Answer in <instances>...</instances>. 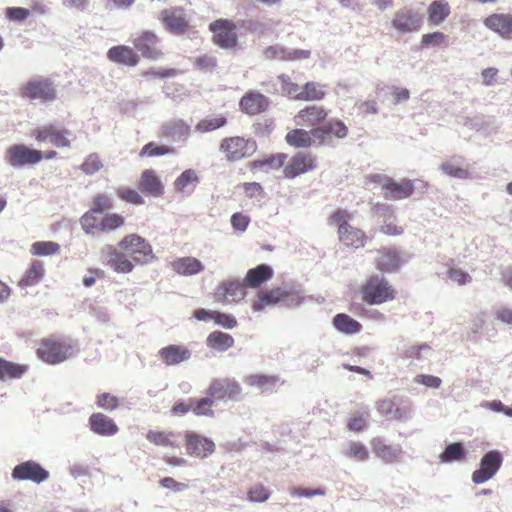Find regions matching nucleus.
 Masks as SVG:
<instances>
[{
  "label": "nucleus",
  "mask_w": 512,
  "mask_h": 512,
  "mask_svg": "<svg viewBox=\"0 0 512 512\" xmlns=\"http://www.w3.org/2000/svg\"><path fill=\"white\" fill-rule=\"evenodd\" d=\"M288 297V292L281 288H273L268 291H261L258 299L253 303L254 311H261L265 306L276 304Z\"/></svg>",
  "instance_id": "nucleus-41"
},
{
  "label": "nucleus",
  "mask_w": 512,
  "mask_h": 512,
  "mask_svg": "<svg viewBox=\"0 0 512 512\" xmlns=\"http://www.w3.org/2000/svg\"><path fill=\"white\" fill-rule=\"evenodd\" d=\"M219 150L229 162H236L252 156L257 150L256 141L241 136L225 137Z\"/></svg>",
  "instance_id": "nucleus-4"
},
{
  "label": "nucleus",
  "mask_w": 512,
  "mask_h": 512,
  "mask_svg": "<svg viewBox=\"0 0 512 512\" xmlns=\"http://www.w3.org/2000/svg\"><path fill=\"white\" fill-rule=\"evenodd\" d=\"M465 457V450L461 443L449 444L440 455V461L448 463L452 461H459Z\"/></svg>",
  "instance_id": "nucleus-55"
},
{
  "label": "nucleus",
  "mask_w": 512,
  "mask_h": 512,
  "mask_svg": "<svg viewBox=\"0 0 512 512\" xmlns=\"http://www.w3.org/2000/svg\"><path fill=\"white\" fill-rule=\"evenodd\" d=\"M177 71L173 68L148 69L143 71L142 75L147 79L169 78L176 76Z\"/></svg>",
  "instance_id": "nucleus-62"
},
{
  "label": "nucleus",
  "mask_w": 512,
  "mask_h": 512,
  "mask_svg": "<svg viewBox=\"0 0 512 512\" xmlns=\"http://www.w3.org/2000/svg\"><path fill=\"white\" fill-rule=\"evenodd\" d=\"M328 118V111L317 105H309L294 115V123L300 127L319 128Z\"/></svg>",
  "instance_id": "nucleus-18"
},
{
  "label": "nucleus",
  "mask_w": 512,
  "mask_h": 512,
  "mask_svg": "<svg viewBox=\"0 0 512 512\" xmlns=\"http://www.w3.org/2000/svg\"><path fill=\"white\" fill-rule=\"evenodd\" d=\"M171 269L182 276H192L204 270V265L195 257L186 256L173 260L170 263Z\"/></svg>",
  "instance_id": "nucleus-34"
},
{
  "label": "nucleus",
  "mask_w": 512,
  "mask_h": 512,
  "mask_svg": "<svg viewBox=\"0 0 512 512\" xmlns=\"http://www.w3.org/2000/svg\"><path fill=\"white\" fill-rule=\"evenodd\" d=\"M380 232L388 236H400L404 232V228L398 225L394 220H386L379 228Z\"/></svg>",
  "instance_id": "nucleus-64"
},
{
  "label": "nucleus",
  "mask_w": 512,
  "mask_h": 512,
  "mask_svg": "<svg viewBox=\"0 0 512 512\" xmlns=\"http://www.w3.org/2000/svg\"><path fill=\"white\" fill-rule=\"evenodd\" d=\"M285 142L295 149H307L317 143L315 130H306L303 127L290 129L285 135Z\"/></svg>",
  "instance_id": "nucleus-27"
},
{
  "label": "nucleus",
  "mask_w": 512,
  "mask_h": 512,
  "mask_svg": "<svg viewBox=\"0 0 512 512\" xmlns=\"http://www.w3.org/2000/svg\"><path fill=\"white\" fill-rule=\"evenodd\" d=\"M96 405L104 410L112 411L119 407L120 401L117 396L109 392H102L96 396Z\"/></svg>",
  "instance_id": "nucleus-59"
},
{
  "label": "nucleus",
  "mask_w": 512,
  "mask_h": 512,
  "mask_svg": "<svg viewBox=\"0 0 512 512\" xmlns=\"http://www.w3.org/2000/svg\"><path fill=\"white\" fill-rule=\"evenodd\" d=\"M209 30L213 33L212 41L223 49H233L237 46L238 38L236 24L227 19H218L210 23Z\"/></svg>",
  "instance_id": "nucleus-9"
},
{
  "label": "nucleus",
  "mask_w": 512,
  "mask_h": 512,
  "mask_svg": "<svg viewBox=\"0 0 512 512\" xmlns=\"http://www.w3.org/2000/svg\"><path fill=\"white\" fill-rule=\"evenodd\" d=\"M37 355L48 364H58L69 358L71 346L56 337L44 338L39 343Z\"/></svg>",
  "instance_id": "nucleus-7"
},
{
  "label": "nucleus",
  "mask_w": 512,
  "mask_h": 512,
  "mask_svg": "<svg viewBox=\"0 0 512 512\" xmlns=\"http://www.w3.org/2000/svg\"><path fill=\"white\" fill-rule=\"evenodd\" d=\"M270 106L268 97L258 91L246 92L239 101L240 111L249 116L264 113Z\"/></svg>",
  "instance_id": "nucleus-21"
},
{
  "label": "nucleus",
  "mask_w": 512,
  "mask_h": 512,
  "mask_svg": "<svg viewBox=\"0 0 512 512\" xmlns=\"http://www.w3.org/2000/svg\"><path fill=\"white\" fill-rule=\"evenodd\" d=\"M178 433L171 430H162V429H148L145 438L146 440L158 448H170L177 449L179 448V444L177 442Z\"/></svg>",
  "instance_id": "nucleus-29"
},
{
  "label": "nucleus",
  "mask_w": 512,
  "mask_h": 512,
  "mask_svg": "<svg viewBox=\"0 0 512 512\" xmlns=\"http://www.w3.org/2000/svg\"><path fill=\"white\" fill-rule=\"evenodd\" d=\"M270 497V491L262 484L254 485L247 492V499L250 502H265Z\"/></svg>",
  "instance_id": "nucleus-60"
},
{
  "label": "nucleus",
  "mask_w": 512,
  "mask_h": 512,
  "mask_svg": "<svg viewBox=\"0 0 512 512\" xmlns=\"http://www.w3.org/2000/svg\"><path fill=\"white\" fill-rule=\"evenodd\" d=\"M29 370L26 364H19L0 357V381L20 379Z\"/></svg>",
  "instance_id": "nucleus-39"
},
{
  "label": "nucleus",
  "mask_w": 512,
  "mask_h": 512,
  "mask_svg": "<svg viewBox=\"0 0 512 512\" xmlns=\"http://www.w3.org/2000/svg\"><path fill=\"white\" fill-rule=\"evenodd\" d=\"M326 95L323 86L316 82H307L300 94L296 96V100L301 101H320Z\"/></svg>",
  "instance_id": "nucleus-47"
},
{
  "label": "nucleus",
  "mask_w": 512,
  "mask_h": 512,
  "mask_svg": "<svg viewBox=\"0 0 512 512\" xmlns=\"http://www.w3.org/2000/svg\"><path fill=\"white\" fill-rule=\"evenodd\" d=\"M370 445L374 455L386 464L397 463L402 459L401 446L387 444L382 437H373Z\"/></svg>",
  "instance_id": "nucleus-23"
},
{
  "label": "nucleus",
  "mask_w": 512,
  "mask_h": 512,
  "mask_svg": "<svg viewBox=\"0 0 512 512\" xmlns=\"http://www.w3.org/2000/svg\"><path fill=\"white\" fill-rule=\"evenodd\" d=\"M159 37L150 30L142 31L133 40L132 43L141 55L150 60H158L163 57L164 53L158 47Z\"/></svg>",
  "instance_id": "nucleus-16"
},
{
  "label": "nucleus",
  "mask_w": 512,
  "mask_h": 512,
  "mask_svg": "<svg viewBox=\"0 0 512 512\" xmlns=\"http://www.w3.org/2000/svg\"><path fill=\"white\" fill-rule=\"evenodd\" d=\"M352 219V214L346 209H337L329 216V224L337 226V233L339 241L348 248L359 249L363 248L368 242L366 233L358 228L349 224Z\"/></svg>",
  "instance_id": "nucleus-1"
},
{
  "label": "nucleus",
  "mask_w": 512,
  "mask_h": 512,
  "mask_svg": "<svg viewBox=\"0 0 512 512\" xmlns=\"http://www.w3.org/2000/svg\"><path fill=\"white\" fill-rule=\"evenodd\" d=\"M447 276L451 281L457 283L458 285H465L472 280L471 276L467 272L456 268L449 269Z\"/></svg>",
  "instance_id": "nucleus-63"
},
{
  "label": "nucleus",
  "mask_w": 512,
  "mask_h": 512,
  "mask_svg": "<svg viewBox=\"0 0 512 512\" xmlns=\"http://www.w3.org/2000/svg\"><path fill=\"white\" fill-rule=\"evenodd\" d=\"M107 58L111 62L129 67L136 66L140 61V57L134 49L126 45L111 47L107 51Z\"/></svg>",
  "instance_id": "nucleus-32"
},
{
  "label": "nucleus",
  "mask_w": 512,
  "mask_h": 512,
  "mask_svg": "<svg viewBox=\"0 0 512 512\" xmlns=\"http://www.w3.org/2000/svg\"><path fill=\"white\" fill-rule=\"evenodd\" d=\"M91 431L101 436H112L118 432V426L103 413H93L89 417Z\"/></svg>",
  "instance_id": "nucleus-35"
},
{
  "label": "nucleus",
  "mask_w": 512,
  "mask_h": 512,
  "mask_svg": "<svg viewBox=\"0 0 512 512\" xmlns=\"http://www.w3.org/2000/svg\"><path fill=\"white\" fill-rule=\"evenodd\" d=\"M20 96L29 100L52 102L56 99L57 93L49 78L39 77L27 81L20 89Z\"/></svg>",
  "instance_id": "nucleus-8"
},
{
  "label": "nucleus",
  "mask_w": 512,
  "mask_h": 512,
  "mask_svg": "<svg viewBox=\"0 0 512 512\" xmlns=\"http://www.w3.org/2000/svg\"><path fill=\"white\" fill-rule=\"evenodd\" d=\"M318 166L317 157L310 151L301 150L294 153L282 170L286 179H294L314 171Z\"/></svg>",
  "instance_id": "nucleus-6"
},
{
  "label": "nucleus",
  "mask_w": 512,
  "mask_h": 512,
  "mask_svg": "<svg viewBox=\"0 0 512 512\" xmlns=\"http://www.w3.org/2000/svg\"><path fill=\"white\" fill-rule=\"evenodd\" d=\"M273 277V269L266 264H260L247 271L244 277V285L249 288H258Z\"/></svg>",
  "instance_id": "nucleus-37"
},
{
  "label": "nucleus",
  "mask_w": 512,
  "mask_h": 512,
  "mask_svg": "<svg viewBox=\"0 0 512 512\" xmlns=\"http://www.w3.org/2000/svg\"><path fill=\"white\" fill-rule=\"evenodd\" d=\"M242 388L234 378H215L207 389V394L211 398L220 401L232 400L236 401L240 398Z\"/></svg>",
  "instance_id": "nucleus-10"
},
{
  "label": "nucleus",
  "mask_w": 512,
  "mask_h": 512,
  "mask_svg": "<svg viewBox=\"0 0 512 512\" xmlns=\"http://www.w3.org/2000/svg\"><path fill=\"white\" fill-rule=\"evenodd\" d=\"M183 437L186 453L191 457L204 459L215 451V443L195 431H185Z\"/></svg>",
  "instance_id": "nucleus-14"
},
{
  "label": "nucleus",
  "mask_w": 512,
  "mask_h": 512,
  "mask_svg": "<svg viewBox=\"0 0 512 512\" xmlns=\"http://www.w3.org/2000/svg\"><path fill=\"white\" fill-rule=\"evenodd\" d=\"M214 403V400L209 395L200 399H192V411L196 416L213 417Z\"/></svg>",
  "instance_id": "nucleus-49"
},
{
  "label": "nucleus",
  "mask_w": 512,
  "mask_h": 512,
  "mask_svg": "<svg viewBox=\"0 0 512 512\" xmlns=\"http://www.w3.org/2000/svg\"><path fill=\"white\" fill-rule=\"evenodd\" d=\"M377 411L389 419L403 421L408 418L410 409L407 406H399L394 399H382L376 403Z\"/></svg>",
  "instance_id": "nucleus-33"
},
{
  "label": "nucleus",
  "mask_w": 512,
  "mask_h": 512,
  "mask_svg": "<svg viewBox=\"0 0 512 512\" xmlns=\"http://www.w3.org/2000/svg\"><path fill=\"white\" fill-rule=\"evenodd\" d=\"M15 480H29L34 483H41L49 478V472L35 461H25L16 465L12 471Z\"/></svg>",
  "instance_id": "nucleus-19"
},
{
  "label": "nucleus",
  "mask_w": 512,
  "mask_h": 512,
  "mask_svg": "<svg viewBox=\"0 0 512 512\" xmlns=\"http://www.w3.org/2000/svg\"><path fill=\"white\" fill-rule=\"evenodd\" d=\"M60 246L52 241H39L31 245V253L38 256H47L55 254L59 251Z\"/></svg>",
  "instance_id": "nucleus-57"
},
{
  "label": "nucleus",
  "mask_w": 512,
  "mask_h": 512,
  "mask_svg": "<svg viewBox=\"0 0 512 512\" xmlns=\"http://www.w3.org/2000/svg\"><path fill=\"white\" fill-rule=\"evenodd\" d=\"M333 326L341 333L352 335L362 330V325L345 313H338L333 318Z\"/></svg>",
  "instance_id": "nucleus-43"
},
{
  "label": "nucleus",
  "mask_w": 512,
  "mask_h": 512,
  "mask_svg": "<svg viewBox=\"0 0 512 512\" xmlns=\"http://www.w3.org/2000/svg\"><path fill=\"white\" fill-rule=\"evenodd\" d=\"M116 194L122 201L129 204L143 205L145 203V199L140 192L131 187H118L116 189Z\"/></svg>",
  "instance_id": "nucleus-52"
},
{
  "label": "nucleus",
  "mask_w": 512,
  "mask_h": 512,
  "mask_svg": "<svg viewBox=\"0 0 512 512\" xmlns=\"http://www.w3.org/2000/svg\"><path fill=\"white\" fill-rule=\"evenodd\" d=\"M45 273L44 264L40 260H34L19 281L21 288L34 286L39 283Z\"/></svg>",
  "instance_id": "nucleus-42"
},
{
  "label": "nucleus",
  "mask_w": 512,
  "mask_h": 512,
  "mask_svg": "<svg viewBox=\"0 0 512 512\" xmlns=\"http://www.w3.org/2000/svg\"><path fill=\"white\" fill-rule=\"evenodd\" d=\"M199 182L197 173L193 169L183 171L174 181V188L177 192L193 190Z\"/></svg>",
  "instance_id": "nucleus-46"
},
{
  "label": "nucleus",
  "mask_w": 512,
  "mask_h": 512,
  "mask_svg": "<svg viewBox=\"0 0 512 512\" xmlns=\"http://www.w3.org/2000/svg\"><path fill=\"white\" fill-rule=\"evenodd\" d=\"M174 153V148L166 145H158L155 142H149L142 147L139 152L141 158L144 157H158L166 154Z\"/></svg>",
  "instance_id": "nucleus-54"
},
{
  "label": "nucleus",
  "mask_w": 512,
  "mask_h": 512,
  "mask_svg": "<svg viewBox=\"0 0 512 512\" xmlns=\"http://www.w3.org/2000/svg\"><path fill=\"white\" fill-rule=\"evenodd\" d=\"M114 207V203L110 196L104 193H97L92 198V206L80 218V225L89 221H95V218L102 215L105 211H109Z\"/></svg>",
  "instance_id": "nucleus-30"
},
{
  "label": "nucleus",
  "mask_w": 512,
  "mask_h": 512,
  "mask_svg": "<svg viewBox=\"0 0 512 512\" xmlns=\"http://www.w3.org/2000/svg\"><path fill=\"white\" fill-rule=\"evenodd\" d=\"M440 169L443 173L447 174L450 177L458 178V179H468L470 177V173L468 169L460 167L456 163L452 161H445L440 165Z\"/></svg>",
  "instance_id": "nucleus-58"
},
{
  "label": "nucleus",
  "mask_w": 512,
  "mask_h": 512,
  "mask_svg": "<svg viewBox=\"0 0 512 512\" xmlns=\"http://www.w3.org/2000/svg\"><path fill=\"white\" fill-rule=\"evenodd\" d=\"M484 25L499 34L504 39H512V15L509 13H494L484 20Z\"/></svg>",
  "instance_id": "nucleus-28"
},
{
  "label": "nucleus",
  "mask_w": 512,
  "mask_h": 512,
  "mask_svg": "<svg viewBox=\"0 0 512 512\" xmlns=\"http://www.w3.org/2000/svg\"><path fill=\"white\" fill-rule=\"evenodd\" d=\"M246 285L238 279L222 281L216 291L217 300L222 303L238 302L246 296Z\"/></svg>",
  "instance_id": "nucleus-22"
},
{
  "label": "nucleus",
  "mask_w": 512,
  "mask_h": 512,
  "mask_svg": "<svg viewBox=\"0 0 512 512\" xmlns=\"http://www.w3.org/2000/svg\"><path fill=\"white\" fill-rule=\"evenodd\" d=\"M104 167V164L97 153L89 154L80 165V170L85 175H93L99 172Z\"/></svg>",
  "instance_id": "nucleus-56"
},
{
  "label": "nucleus",
  "mask_w": 512,
  "mask_h": 512,
  "mask_svg": "<svg viewBox=\"0 0 512 512\" xmlns=\"http://www.w3.org/2000/svg\"><path fill=\"white\" fill-rule=\"evenodd\" d=\"M427 21L430 25H441L451 14V7L445 0H434L427 7Z\"/></svg>",
  "instance_id": "nucleus-38"
},
{
  "label": "nucleus",
  "mask_w": 512,
  "mask_h": 512,
  "mask_svg": "<svg viewBox=\"0 0 512 512\" xmlns=\"http://www.w3.org/2000/svg\"><path fill=\"white\" fill-rule=\"evenodd\" d=\"M226 124L227 118L223 115H218L215 117H206L196 124L195 130L199 133H208L215 131L219 128H222Z\"/></svg>",
  "instance_id": "nucleus-48"
},
{
  "label": "nucleus",
  "mask_w": 512,
  "mask_h": 512,
  "mask_svg": "<svg viewBox=\"0 0 512 512\" xmlns=\"http://www.w3.org/2000/svg\"><path fill=\"white\" fill-rule=\"evenodd\" d=\"M369 416V413L366 412L365 415L363 414H353L347 422V427L350 431L353 432H361L367 427V417Z\"/></svg>",
  "instance_id": "nucleus-61"
},
{
  "label": "nucleus",
  "mask_w": 512,
  "mask_h": 512,
  "mask_svg": "<svg viewBox=\"0 0 512 512\" xmlns=\"http://www.w3.org/2000/svg\"><path fill=\"white\" fill-rule=\"evenodd\" d=\"M160 134L165 138H187L190 135V126L182 119L171 120L161 126Z\"/></svg>",
  "instance_id": "nucleus-40"
},
{
  "label": "nucleus",
  "mask_w": 512,
  "mask_h": 512,
  "mask_svg": "<svg viewBox=\"0 0 512 512\" xmlns=\"http://www.w3.org/2000/svg\"><path fill=\"white\" fill-rule=\"evenodd\" d=\"M158 357L167 366H175L191 357V351L185 345L171 344L158 351Z\"/></svg>",
  "instance_id": "nucleus-26"
},
{
  "label": "nucleus",
  "mask_w": 512,
  "mask_h": 512,
  "mask_svg": "<svg viewBox=\"0 0 512 512\" xmlns=\"http://www.w3.org/2000/svg\"><path fill=\"white\" fill-rule=\"evenodd\" d=\"M118 247L127 253L134 264L145 265L155 260L151 244L142 236L131 233L124 236Z\"/></svg>",
  "instance_id": "nucleus-3"
},
{
  "label": "nucleus",
  "mask_w": 512,
  "mask_h": 512,
  "mask_svg": "<svg viewBox=\"0 0 512 512\" xmlns=\"http://www.w3.org/2000/svg\"><path fill=\"white\" fill-rule=\"evenodd\" d=\"M125 217L119 213L107 212L95 218L93 222L81 224L86 234L96 235L99 233H109L122 228L125 225Z\"/></svg>",
  "instance_id": "nucleus-11"
},
{
  "label": "nucleus",
  "mask_w": 512,
  "mask_h": 512,
  "mask_svg": "<svg viewBox=\"0 0 512 512\" xmlns=\"http://www.w3.org/2000/svg\"><path fill=\"white\" fill-rule=\"evenodd\" d=\"M382 191L385 199L402 200L413 194L414 184L408 179H403L400 182L388 179L383 184Z\"/></svg>",
  "instance_id": "nucleus-25"
},
{
  "label": "nucleus",
  "mask_w": 512,
  "mask_h": 512,
  "mask_svg": "<svg viewBox=\"0 0 512 512\" xmlns=\"http://www.w3.org/2000/svg\"><path fill=\"white\" fill-rule=\"evenodd\" d=\"M138 187L143 193L155 198L164 195L165 186L154 169H145L141 172Z\"/></svg>",
  "instance_id": "nucleus-24"
},
{
  "label": "nucleus",
  "mask_w": 512,
  "mask_h": 512,
  "mask_svg": "<svg viewBox=\"0 0 512 512\" xmlns=\"http://www.w3.org/2000/svg\"><path fill=\"white\" fill-rule=\"evenodd\" d=\"M107 265L117 273L127 274L132 272L134 263L125 251L119 250L113 246L107 247Z\"/></svg>",
  "instance_id": "nucleus-31"
},
{
  "label": "nucleus",
  "mask_w": 512,
  "mask_h": 512,
  "mask_svg": "<svg viewBox=\"0 0 512 512\" xmlns=\"http://www.w3.org/2000/svg\"><path fill=\"white\" fill-rule=\"evenodd\" d=\"M421 45L423 47H447L449 45V37L441 31H434L423 34L421 37Z\"/></svg>",
  "instance_id": "nucleus-50"
},
{
  "label": "nucleus",
  "mask_w": 512,
  "mask_h": 512,
  "mask_svg": "<svg viewBox=\"0 0 512 512\" xmlns=\"http://www.w3.org/2000/svg\"><path fill=\"white\" fill-rule=\"evenodd\" d=\"M43 159L40 150L31 149L24 144H14L5 152V160L12 167L34 165Z\"/></svg>",
  "instance_id": "nucleus-12"
},
{
  "label": "nucleus",
  "mask_w": 512,
  "mask_h": 512,
  "mask_svg": "<svg viewBox=\"0 0 512 512\" xmlns=\"http://www.w3.org/2000/svg\"><path fill=\"white\" fill-rule=\"evenodd\" d=\"M286 160L287 155L285 153L279 152L254 160L250 162L249 167L251 170L269 172L271 170H279L280 168H284Z\"/></svg>",
  "instance_id": "nucleus-36"
},
{
  "label": "nucleus",
  "mask_w": 512,
  "mask_h": 512,
  "mask_svg": "<svg viewBox=\"0 0 512 512\" xmlns=\"http://www.w3.org/2000/svg\"><path fill=\"white\" fill-rule=\"evenodd\" d=\"M31 136L39 143H50L57 148H69L72 142L70 130L55 123L34 129Z\"/></svg>",
  "instance_id": "nucleus-5"
},
{
  "label": "nucleus",
  "mask_w": 512,
  "mask_h": 512,
  "mask_svg": "<svg viewBox=\"0 0 512 512\" xmlns=\"http://www.w3.org/2000/svg\"><path fill=\"white\" fill-rule=\"evenodd\" d=\"M390 27L402 35L414 33L421 29L422 19L413 10L403 8L394 13L390 21Z\"/></svg>",
  "instance_id": "nucleus-15"
},
{
  "label": "nucleus",
  "mask_w": 512,
  "mask_h": 512,
  "mask_svg": "<svg viewBox=\"0 0 512 512\" xmlns=\"http://www.w3.org/2000/svg\"><path fill=\"white\" fill-rule=\"evenodd\" d=\"M361 299L369 305H378L392 301L396 297V291L389 281L379 275H371L360 288Z\"/></svg>",
  "instance_id": "nucleus-2"
},
{
  "label": "nucleus",
  "mask_w": 512,
  "mask_h": 512,
  "mask_svg": "<svg viewBox=\"0 0 512 512\" xmlns=\"http://www.w3.org/2000/svg\"><path fill=\"white\" fill-rule=\"evenodd\" d=\"M382 254L381 259L377 264V268L381 271H394L400 266V256L397 250L395 249H382L380 250Z\"/></svg>",
  "instance_id": "nucleus-45"
},
{
  "label": "nucleus",
  "mask_w": 512,
  "mask_h": 512,
  "mask_svg": "<svg viewBox=\"0 0 512 512\" xmlns=\"http://www.w3.org/2000/svg\"><path fill=\"white\" fill-rule=\"evenodd\" d=\"M278 377L272 375H264V374H253L249 375L245 379V383L250 386H255L260 389H268L269 387H273L277 384Z\"/></svg>",
  "instance_id": "nucleus-53"
},
{
  "label": "nucleus",
  "mask_w": 512,
  "mask_h": 512,
  "mask_svg": "<svg viewBox=\"0 0 512 512\" xmlns=\"http://www.w3.org/2000/svg\"><path fill=\"white\" fill-rule=\"evenodd\" d=\"M160 21L173 34H183L189 28V20L181 7H170L160 12Z\"/></svg>",
  "instance_id": "nucleus-17"
},
{
  "label": "nucleus",
  "mask_w": 512,
  "mask_h": 512,
  "mask_svg": "<svg viewBox=\"0 0 512 512\" xmlns=\"http://www.w3.org/2000/svg\"><path fill=\"white\" fill-rule=\"evenodd\" d=\"M206 345L213 350L223 352L234 345V339L228 333L213 331L207 336Z\"/></svg>",
  "instance_id": "nucleus-44"
},
{
  "label": "nucleus",
  "mask_w": 512,
  "mask_h": 512,
  "mask_svg": "<svg viewBox=\"0 0 512 512\" xmlns=\"http://www.w3.org/2000/svg\"><path fill=\"white\" fill-rule=\"evenodd\" d=\"M315 130V139L319 146L331 145L334 139L340 140L348 136V126L338 118L326 120L319 128Z\"/></svg>",
  "instance_id": "nucleus-13"
},
{
  "label": "nucleus",
  "mask_w": 512,
  "mask_h": 512,
  "mask_svg": "<svg viewBox=\"0 0 512 512\" xmlns=\"http://www.w3.org/2000/svg\"><path fill=\"white\" fill-rule=\"evenodd\" d=\"M345 455L358 462L367 461L370 457L367 447L359 441H350Z\"/></svg>",
  "instance_id": "nucleus-51"
},
{
  "label": "nucleus",
  "mask_w": 512,
  "mask_h": 512,
  "mask_svg": "<svg viewBox=\"0 0 512 512\" xmlns=\"http://www.w3.org/2000/svg\"><path fill=\"white\" fill-rule=\"evenodd\" d=\"M502 464V457L498 451H489L480 462V468L472 474V480L476 484H481L491 479L499 470Z\"/></svg>",
  "instance_id": "nucleus-20"
}]
</instances>
